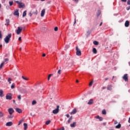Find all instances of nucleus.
Returning <instances> with one entry per match:
<instances>
[{"instance_id":"nucleus-1","label":"nucleus","mask_w":130,"mask_h":130,"mask_svg":"<svg viewBox=\"0 0 130 130\" xmlns=\"http://www.w3.org/2000/svg\"><path fill=\"white\" fill-rule=\"evenodd\" d=\"M12 38V34H9L8 36L6 37L4 39V41L6 43L8 44L10 42V39Z\"/></svg>"},{"instance_id":"nucleus-2","label":"nucleus","mask_w":130,"mask_h":130,"mask_svg":"<svg viewBox=\"0 0 130 130\" xmlns=\"http://www.w3.org/2000/svg\"><path fill=\"white\" fill-rule=\"evenodd\" d=\"M15 3L18 4L19 9H24V8H25V4L24 3L19 1H15Z\"/></svg>"},{"instance_id":"nucleus-3","label":"nucleus","mask_w":130,"mask_h":130,"mask_svg":"<svg viewBox=\"0 0 130 130\" xmlns=\"http://www.w3.org/2000/svg\"><path fill=\"white\" fill-rule=\"evenodd\" d=\"M76 54L77 55H78V56H81V55H82L81 50L79 49L78 46L76 47Z\"/></svg>"},{"instance_id":"nucleus-4","label":"nucleus","mask_w":130,"mask_h":130,"mask_svg":"<svg viewBox=\"0 0 130 130\" xmlns=\"http://www.w3.org/2000/svg\"><path fill=\"white\" fill-rule=\"evenodd\" d=\"M59 106L58 105L56 107V109L53 110L52 112H53V114H57V113L59 112Z\"/></svg>"},{"instance_id":"nucleus-5","label":"nucleus","mask_w":130,"mask_h":130,"mask_svg":"<svg viewBox=\"0 0 130 130\" xmlns=\"http://www.w3.org/2000/svg\"><path fill=\"white\" fill-rule=\"evenodd\" d=\"M122 79H124L125 82H128V76L127 74H125L123 76Z\"/></svg>"},{"instance_id":"nucleus-6","label":"nucleus","mask_w":130,"mask_h":130,"mask_svg":"<svg viewBox=\"0 0 130 130\" xmlns=\"http://www.w3.org/2000/svg\"><path fill=\"white\" fill-rule=\"evenodd\" d=\"M22 30H23V28L20 26H18V29L16 30L17 34L18 35H19V34H21V32H22Z\"/></svg>"},{"instance_id":"nucleus-7","label":"nucleus","mask_w":130,"mask_h":130,"mask_svg":"<svg viewBox=\"0 0 130 130\" xmlns=\"http://www.w3.org/2000/svg\"><path fill=\"white\" fill-rule=\"evenodd\" d=\"M12 93H8L6 96L7 100H12Z\"/></svg>"},{"instance_id":"nucleus-8","label":"nucleus","mask_w":130,"mask_h":130,"mask_svg":"<svg viewBox=\"0 0 130 130\" xmlns=\"http://www.w3.org/2000/svg\"><path fill=\"white\" fill-rule=\"evenodd\" d=\"M8 112L10 115H12L14 112H15V111H14V109L13 108H10L8 109Z\"/></svg>"},{"instance_id":"nucleus-9","label":"nucleus","mask_w":130,"mask_h":130,"mask_svg":"<svg viewBox=\"0 0 130 130\" xmlns=\"http://www.w3.org/2000/svg\"><path fill=\"white\" fill-rule=\"evenodd\" d=\"M9 60H10V59H9V58H6L4 59L3 62L4 64H7V63H8V62H9Z\"/></svg>"},{"instance_id":"nucleus-10","label":"nucleus","mask_w":130,"mask_h":130,"mask_svg":"<svg viewBox=\"0 0 130 130\" xmlns=\"http://www.w3.org/2000/svg\"><path fill=\"white\" fill-rule=\"evenodd\" d=\"M77 113V109L75 108L72 110L70 114L73 115V114H76Z\"/></svg>"},{"instance_id":"nucleus-11","label":"nucleus","mask_w":130,"mask_h":130,"mask_svg":"<svg viewBox=\"0 0 130 130\" xmlns=\"http://www.w3.org/2000/svg\"><path fill=\"white\" fill-rule=\"evenodd\" d=\"M44 15H45V9H43L41 11V16L44 17Z\"/></svg>"},{"instance_id":"nucleus-12","label":"nucleus","mask_w":130,"mask_h":130,"mask_svg":"<svg viewBox=\"0 0 130 130\" xmlns=\"http://www.w3.org/2000/svg\"><path fill=\"white\" fill-rule=\"evenodd\" d=\"M93 103H94V101L93 100V99H90L88 102V105H92Z\"/></svg>"},{"instance_id":"nucleus-13","label":"nucleus","mask_w":130,"mask_h":130,"mask_svg":"<svg viewBox=\"0 0 130 130\" xmlns=\"http://www.w3.org/2000/svg\"><path fill=\"white\" fill-rule=\"evenodd\" d=\"M6 126H12L13 125V122H8L6 124Z\"/></svg>"},{"instance_id":"nucleus-14","label":"nucleus","mask_w":130,"mask_h":130,"mask_svg":"<svg viewBox=\"0 0 130 130\" xmlns=\"http://www.w3.org/2000/svg\"><path fill=\"white\" fill-rule=\"evenodd\" d=\"M5 26H9L10 25V20L6 19V23L5 24Z\"/></svg>"},{"instance_id":"nucleus-15","label":"nucleus","mask_w":130,"mask_h":130,"mask_svg":"<svg viewBox=\"0 0 130 130\" xmlns=\"http://www.w3.org/2000/svg\"><path fill=\"white\" fill-rule=\"evenodd\" d=\"M129 26V21L126 20L125 22V27H128Z\"/></svg>"},{"instance_id":"nucleus-16","label":"nucleus","mask_w":130,"mask_h":130,"mask_svg":"<svg viewBox=\"0 0 130 130\" xmlns=\"http://www.w3.org/2000/svg\"><path fill=\"white\" fill-rule=\"evenodd\" d=\"M15 110L16 112H18V113H22V110L19 108L15 109Z\"/></svg>"},{"instance_id":"nucleus-17","label":"nucleus","mask_w":130,"mask_h":130,"mask_svg":"<svg viewBox=\"0 0 130 130\" xmlns=\"http://www.w3.org/2000/svg\"><path fill=\"white\" fill-rule=\"evenodd\" d=\"M23 125H24V130H26L27 129V128H28V124H27V123H23Z\"/></svg>"},{"instance_id":"nucleus-18","label":"nucleus","mask_w":130,"mask_h":130,"mask_svg":"<svg viewBox=\"0 0 130 130\" xmlns=\"http://www.w3.org/2000/svg\"><path fill=\"white\" fill-rule=\"evenodd\" d=\"M107 90L109 91H111L112 90V85H108L107 87Z\"/></svg>"},{"instance_id":"nucleus-19","label":"nucleus","mask_w":130,"mask_h":130,"mask_svg":"<svg viewBox=\"0 0 130 130\" xmlns=\"http://www.w3.org/2000/svg\"><path fill=\"white\" fill-rule=\"evenodd\" d=\"M4 96V91L3 90L1 89L0 90V97H3Z\"/></svg>"},{"instance_id":"nucleus-20","label":"nucleus","mask_w":130,"mask_h":130,"mask_svg":"<svg viewBox=\"0 0 130 130\" xmlns=\"http://www.w3.org/2000/svg\"><path fill=\"white\" fill-rule=\"evenodd\" d=\"M76 124L77 123H76V122H73V123L70 124V126H71V127H75V126H76Z\"/></svg>"},{"instance_id":"nucleus-21","label":"nucleus","mask_w":130,"mask_h":130,"mask_svg":"<svg viewBox=\"0 0 130 130\" xmlns=\"http://www.w3.org/2000/svg\"><path fill=\"white\" fill-rule=\"evenodd\" d=\"M19 10H17L16 11H15L14 13V15H15V16H19Z\"/></svg>"},{"instance_id":"nucleus-22","label":"nucleus","mask_w":130,"mask_h":130,"mask_svg":"<svg viewBox=\"0 0 130 130\" xmlns=\"http://www.w3.org/2000/svg\"><path fill=\"white\" fill-rule=\"evenodd\" d=\"M7 81H8V82H9V84H12V78H8Z\"/></svg>"},{"instance_id":"nucleus-23","label":"nucleus","mask_w":130,"mask_h":130,"mask_svg":"<svg viewBox=\"0 0 130 130\" xmlns=\"http://www.w3.org/2000/svg\"><path fill=\"white\" fill-rule=\"evenodd\" d=\"M26 15H27V11L25 10V11L23 13V15H22L23 18H24V17H26Z\"/></svg>"},{"instance_id":"nucleus-24","label":"nucleus","mask_w":130,"mask_h":130,"mask_svg":"<svg viewBox=\"0 0 130 130\" xmlns=\"http://www.w3.org/2000/svg\"><path fill=\"white\" fill-rule=\"evenodd\" d=\"M15 87H16V84L15 83H12L11 86V89H15Z\"/></svg>"},{"instance_id":"nucleus-25","label":"nucleus","mask_w":130,"mask_h":130,"mask_svg":"<svg viewBox=\"0 0 130 130\" xmlns=\"http://www.w3.org/2000/svg\"><path fill=\"white\" fill-rule=\"evenodd\" d=\"M92 52L94 53V54H96V53H97V50L96 49V48H93Z\"/></svg>"},{"instance_id":"nucleus-26","label":"nucleus","mask_w":130,"mask_h":130,"mask_svg":"<svg viewBox=\"0 0 130 130\" xmlns=\"http://www.w3.org/2000/svg\"><path fill=\"white\" fill-rule=\"evenodd\" d=\"M5 116V113L0 111V117H4Z\"/></svg>"},{"instance_id":"nucleus-27","label":"nucleus","mask_w":130,"mask_h":130,"mask_svg":"<svg viewBox=\"0 0 130 130\" xmlns=\"http://www.w3.org/2000/svg\"><path fill=\"white\" fill-rule=\"evenodd\" d=\"M116 128H120L121 127V124L119 123L117 125L115 126Z\"/></svg>"},{"instance_id":"nucleus-28","label":"nucleus","mask_w":130,"mask_h":130,"mask_svg":"<svg viewBox=\"0 0 130 130\" xmlns=\"http://www.w3.org/2000/svg\"><path fill=\"white\" fill-rule=\"evenodd\" d=\"M93 44L94 45H99V42H98V41H93Z\"/></svg>"},{"instance_id":"nucleus-29","label":"nucleus","mask_w":130,"mask_h":130,"mask_svg":"<svg viewBox=\"0 0 130 130\" xmlns=\"http://www.w3.org/2000/svg\"><path fill=\"white\" fill-rule=\"evenodd\" d=\"M22 78L23 80H25V81H29V79L27 78V77H25L24 76H22Z\"/></svg>"},{"instance_id":"nucleus-30","label":"nucleus","mask_w":130,"mask_h":130,"mask_svg":"<svg viewBox=\"0 0 130 130\" xmlns=\"http://www.w3.org/2000/svg\"><path fill=\"white\" fill-rule=\"evenodd\" d=\"M51 76H53V74H49L48 76V81H49V80L50 79V78L51 77Z\"/></svg>"},{"instance_id":"nucleus-31","label":"nucleus","mask_w":130,"mask_h":130,"mask_svg":"<svg viewBox=\"0 0 130 130\" xmlns=\"http://www.w3.org/2000/svg\"><path fill=\"white\" fill-rule=\"evenodd\" d=\"M106 113H107L106 110H105V109L102 111V114L106 115Z\"/></svg>"},{"instance_id":"nucleus-32","label":"nucleus","mask_w":130,"mask_h":130,"mask_svg":"<svg viewBox=\"0 0 130 130\" xmlns=\"http://www.w3.org/2000/svg\"><path fill=\"white\" fill-rule=\"evenodd\" d=\"M9 5H10V6L11 7V6H13V4H14V2H13V1H9Z\"/></svg>"},{"instance_id":"nucleus-33","label":"nucleus","mask_w":130,"mask_h":130,"mask_svg":"<svg viewBox=\"0 0 130 130\" xmlns=\"http://www.w3.org/2000/svg\"><path fill=\"white\" fill-rule=\"evenodd\" d=\"M50 122H51V121H50V120L46 121V124H47V125H48V124H49V123H50Z\"/></svg>"},{"instance_id":"nucleus-34","label":"nucleus","mask_w":130,"mask_h":130,"mask_svg":"<svg viewBox=\"0 0 130 130\" xmlns=\"http://www.w3.org/2000/svg\"><path fill=\"white\" fill-rule=\"evenodd\" d=\"M23 121H24V120H20L19 122L18 125H20V124H21Z\"/></svg>"},{"instance_id":"nucleus-35","label":"nucleus","mask_w":130,"mask_h":130,"mask_svg":"<svg viewBox=\"0 0 130 130\" xmlns=\"http://www.w3.org/2000/svg\"><path fill=\"white\" fill-rule=\"evenodd\" d=\"M4 64H5L3 62L2 63L0 64V70L4 67Z\"/></svg>"},{"instance_id":"nucleus-36","label":"nucleus","mask_w":130,"mask_h":130,"mask_svg":"<svg viewBox=\"0 0 130 130\" xmlns=\"http://www.w3.org/2000/svg\"><path fill=\"white\" fill-rule=\"evenodd\" d=\"M36 103H37L36 101H33L32 102V105H35Z\"/></svg>"},{"instance_id":"nucleus-37","label":"nucleus","mask_w":130,"mask_h":130,"mask_svg":"<svg viewBox=\"0 0 130 130\" xmlns=\"http://www.w3.org/2000/svg\"><path fill=\"white\" fill-rule=\"evenodd\" d=\"M61 70L60 69H59L58 72H57V74H58V75H60V74H61Z\"/></svg>"},{"instance_id":"nucleus-38","label":"nucleus","mask_w":130,"mask_h":130,"mask_svg":"<svg viewBox=\"0 0 130 130\" xmlns=\"http://www.w3.org/2000/svg\"><path fill=\"white\" fill-rule=\"evenodd\" d=\"M99 13L97 14V18H98L99 17V16H100V14H101V12H100V11H99Z\"/></svg>"},{"instance_id":"nucleus-39","label":"nucleus","mask_w":130,"mask_h":130,"mask_svg":"<svg viewBox=\"0 0 130 130\" xmlns=\"http://www.w3.org/2000/svg\"><path fill=\"white\" fill-rule=\"evenodd\" d=\"M93 85V81H91L89 84V86H91Z\"/></svg>"},{"instance_id":"nucleus-40","label":"nucleus","mask_w":130,"mask_h":130,"mask_svg":"<svg viewBox=\"0 0 130 130\" xmlns=\"http://www.w3.org/2000/svg\"><path fill=\"white\" fill-rule=\"evenodd\" d=\"M100 121H102L103 120V118L100 117V118H99Z\"/></svg>"},{"instance_id":"nucleus-41","label":"nucleus","mask_w":130,"mask_h":130,"mask_svg":"<svg viewBox=\"0 0 130 130\" xmlns=\"http://www.w3.org/2000/svg\"><path fill=\"white\" fill-rule=\"evenodd\" d=\"M18 99H19V100H21V95H19L18 96Z\"/></svg>"},{"instance_id":"nucleus-42","label":"nucleus","mask_w":130,"mask_h":130,"mask_svg":"<svg viewBox=\"0 0 130 130\" xmlns=\"http://www.w3.org/2000/svg\"><path fill=\"white\" fill-rule=\"evenodd\" d=\"M58 30V27H55V28H54V31H57Z\"/></svg>"},{"instance_id":"nucleus-43","label":"nucleus","mask_w":130,"mask_h":130,"mask_svg":"<svg viewBox=\"0 0 130 130\" xmlns=\"http://www.w3.org/2000/svg\"><path fill=\"white\" fill-rule=\"evenodd\" d=\"M13 117H14V116H13L12 115H9L8 116V118H13Z\"/></svg>"},{"instance_id":"nucleus-44","label":"nucleus","mask_w":130,"mask_h":130,"mask_svg":"<svg viewBox=\"0 0 130 130\" xmlns=\"http://www.w3.org/2000/svg\"><path fill=\"white\" fill-rule=\"evenodd\" d=\"M127 5H130V0H127Z\"/></svg>"},{"instance_id":"nucleus-45","label":"nucleus","mask_w":130,"mask_h":130,"mask_svg":"<svg viewBox=\"0 0 130 130\" xmlns=\"http://www.w3.org/2000/svg\"><path fill=\"white\" fill-rule=\"evenodd\" d=\"M127 11H129L130 10V6H128V7H126Z\"/></svg>"},{"instance_id":"nucleus-46","label":"nucleus","mask_w":130,"mask_h":130,"mask_svg":"<svg viewBox=\"0 0 130 130\" xmlns=\"http://www.w3.org/2000/svg\"><path fill=\"white\" fill-rule=\"evenodd\" d=\"M71 121H72L71 119H69L68 120V123H70L71 122Z\"/></svg>"},{"instance_id":"nucleus-47","label":"nucleus","mask_w":130,"mask_h":130,"mask_svg":"<svg viewBox=\"0 0 130 130\" xmlns=\"http://www.w3.org/2000/svg\"><path fill=\"white\" fill-rule=\"evenodd\" d=\"M4 56L5 57H8V56H9V54H6Z\"/></svg>"},{"instance_id":"nucleus-48","label":"nucleus","mask_w":130,"mask_h":130,"mask_svg":"<svg viewBox=\"0 0 130 130\" xmlns=\"http://www.w3.org/2000/svg\"><path fill=\"white\" fill-rule=\"evenodd\" d=\"M32 14H35V15H37V14H38L37 10H36V12L33 13Z\"/></svg>"},{"instance_id":"nucleus-49","label":"nucleus","mask_w":130,"mask_h":130,"mask_svg":"<svg viewBox=\"0 0 130 130\" xmlns=\"http://www.w3.org/2000/svg\"><path fill=\"white\" fill-rule=\"evenodd\" d=\"M0 38L2 39V31L0 30Z\"/></svg>"},{"instance_id":"nucleus-50","label":"nucleus","mask_w":130,"mask_h":130,"mask_svg":"<svg viewBox=\"0 0 130 130\" xmlns=\"http://www.w3.org/2000/svg\"><path fill=\"white\" fill-rule=\"evenodd\" d=\"M121 2H123V3H126V0H121Z\"/></svg>"},{"instance_id":"nucleus-51","label":"nucleus","mask_w":130,"mask_h":130,"mask_svg":"<svg viewBox=\"0 0 130 130\" xmlns=\"http://www.w3.org/2000/svg\"><path fill=\"white\" fill-rule=\"evenodd\" d=\"M29 15L30 17H32V13L31 12H30L29 13Z\"/></svg>"},{"instance_id":"nucleus-52","label":"nucleus","mask_w":130,"mask_h":130,"mask_svg":"<svg viewBox=\"0 0 130 130\" xmlns=\"http://www.w3.org/2000/svg\"><path fill=\"white\" fill-rule=\"evenodd\" d=\"M102 24H103V22H101L100 24V26H102Z\"/></svg>"},{"instance_id":"nucleus-53","label":"nucleus","mask_w":130,"mask_h":130,"mask_svg":"<svg viewBox=\"0 0 130 130\" xmlns=\"http://www.w3.org/2000/svg\"><path fill=\"white\" fill-rule=\"evenodd\" d=\"M60 129H61V130H64V127H62Z\"/></svg>"},{"instance_id":"nucleus-54","label":"nucleus","mask_w":130,"mask_h":130,"mask_svg":"<svg viewBox=\"0 0 130 130\" xmlns=\"http://www.w3.org/2000/svg\"><path fill=\"white\" fill-rule=\"evenodd\" d=\"M76 23H77V22L76 21V18H75V21H74V25H75V24H76Z\"/></svg>"},{"instance_id":"nucleus-55","label":"nucleus","mask_w":130,"mask_h":130,"mask_svg":"<svg viewBox=\"0 0 130 130\" xmlns=\"http://www.w3.org/2000/svg\"><path fill=\"white\" fill-rule=\"evenodd\" d=\"M18 40H19V41H21V37H20L18 38Z\"/></svg>"},{"instance_id":"nucleus-56","label":"nucleus","mask_w":130,"mask_h":130,"mask_svg":"<svg viewBox=\"0 0 130 130\" xmlns=\"http://www.w3.org/2000/svg\"><path fill=\"white\" fill-rule=\"evenodd\" d=\"M100 117V116H97L96 117V118L99 119Z\"/></svg>"},{"instance_id":"nucleus-57","label":"nucleus","mask_w":130,"mask_h":130,"mask_svg":"<svg viewBox=\"0 0 130 130\" xmlns=\"http://www.w3.org/2000/svg\"><path fill=\"white\" fill-rule=\"evenodd\" d=\"M66 116H67V117L69 118V117H70V115L67 114V115H66Z\"/></svg>"},{"instance_id":"nucleus-58","label":"nucleus","mask_w":130,"mask_h":130,"mask_svg":"<svg viewBox=\"0 0 130 130\" xmlns=\"http://www.w3.org/2000/svg\"><path fill=\"white\" fill-rule=\"evenodd\" d=\"M46 55L45 54H44V53L43 54V55H42V56H43V57H44V56H46Z\"/></svg>"},{"instance_id":"nucleus-59","label":"nucleus","mask_w":130,"mask_h":130,"mask_svg":"<svg viewBox=\"0 0 130 130\" xmlns=\"http://www.w3.org/2000/svg\"><path fill=\"white\" fill-rule=\"evenodd\" d=\"M128 122L129 123H130V117H129V119H128Z\"/></svg>"},{"instance_id":"nucleus-60","label":"nucleus","mask_w":130,"mask_h":130,"mask_svg":"<svg viewBox=\"0 0 130 130\" xmlns=\"http://www.w3.org/2000/svg\"><path fill=\"white\" fill-rule=\"evenodd\" d=\"M75 1V2H76V3H78L79 2V0H73Z\"/></svg>"},{"instance_id":"nucleus-61","label":"nucleus","mask_w":130,"mask_h":130,"mask_svg":"<svg viewBox=\"0 0 130 130\" xmlns=\"http://www.w3.org/2000/svg\"><path fill=\"white\" fill-rule=\"evenodd\" d=\"M70 119H71V120H72V119H73V116H71L70 117V118H69Z\"/></svg>"},{"instance_id":"nucleus-62","label":"nucleus","mask_w":130,"mask_h":130,"mask_svg":"<svg viewBox=\"0 0 130 130\" xmlns=\"http://www.w3.org/2000/svg\"><path fill=\"white\" fill-rule=\"evenodd\" d=\"M105 81H107V80H108V78H105Z\"/></svg>"},{"instance_id":"nucleus-63","label":"nucleus","mask_w":130,"mask_h":130,"mask_svg":"<svg viewBox=\"0 0 130 130\" xmlns=\"http://www.w3.org/2000/svg\"><path fill=\"white\" fill-rule=\"evenodd\" d=\"M3 47V45H0V48H2Z\"/></svg>"},{"instance_id":"nucleus-64","label":"nucleus","mask_w":130,"mask_h":130,"mask_svg":"<svg viewBox=\"0 0 130 130\" xmlns=\"http://www.w3.org/2000/svg\"><path fill=\"white\" fill-rule=\"evenodd\" d=\"M76 83H79V80H76Z\"/></svg>"}]
</instances>
